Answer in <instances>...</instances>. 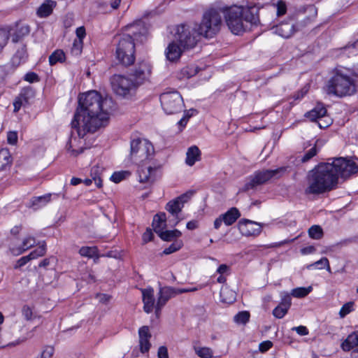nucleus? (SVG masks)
Returning a JSON list of instances; mask_svg holds the SVG:
<instances>
[{
    "mask_svg": "<svg viewBox=\"0 0 358 358\" xmlns=\"http://www.w3.org/2000/svg\"><path fill=\"white\" fill-rule=\"evenodd\" d=\"M319 149L317 148L316 145H314L310 150H308L303 155L301 159L303 162H306L312 159L314 156H315L318 152Z\"/></svg>",
    "mask_w": 358,
    "mask_h": 358,
    "instance_id": "nucleus-52",
    "label": "nucleus"
},
{
    "mask_svg": "<svg viewBox=\"0 0 358 358\" xmlns=\"http://www.w3.org/2000/svg\"><path fill=\"white\" fill-rule=\"evenodd\" d=\"M220 297L222 302L231 303L236 299V293L228 287H222L220 290Z\"/></svg>",
    "mask_w": 358,
    "mask_h": 358,
    "instance_id": "nucleus-33",
    "label": "nucleus"
},
{
    "mask_svg": "<svg viewBox=\"0 0 358 358\" xmlns=\"http://www.w3.org/2000/svg\"><path fill=\"white\" fill-rule=\"evenodd\" d=\"M160 101L163 110L169 115L180 113L184 108L182 97L177 91L162 94Z\"/></svg>",
    "mask_w": 358,
    "mask_h": 358,
    "instance_id": "nucleus-9",
    "label": "nucleus"
},
{
    "mask_svg": "<svg viewBox=\"0 0 358 358\" xmlns=\"http://www.w3.org/2000/svg\"><path fill=\"white\" fill-rule=\"evenodd\" d=\"M309 86H304L300 91L297 92L293 95V99L295 101H300L308 92Z\"/></svg>",
    "mask_w": 358,
    "mask_h": 358,
    "instance_id": "nucleus-57",
    "label": "nucleus"
},
{
    "mask_svg": "<svg viewBox=\"0 0 358 358\" xmlns=\"http://www.w3.org/2000/svg\"><path fill=\"white\" fill-rule=\"evenodd\" d=\"M198 72V69L194 65L187 66L182 68L178 73V78L180 80L189 79L195 76Z\"/></svg>",
    "mask_w": 358,
    "mask_h": 358,
    "instance_id": "nucleus-31",
    "label": "nucleus"
},
{
    "mask_svg": "<svg viewBox=\"0 0 358 358\" xmlns=\"http://www.w3.org/2000/svg\"><path fill=\"white\" fill-rule=\"evenodd\" d=\"M143 164H138V168L137 174L138 181L141 183H152L155 181L154 173L157 171L156 168H152L150 166H143Z\"/></svg>",
    "mask_w": 358,
    "mask_h": 358,
    "instance_id": "nucleus-18",
    "label": "nucleus"
},
{
    "mask_svg": "<svg viewBox=\"0 0 358 358\" xmlns=\"http://www.w3.org/2000/svg\"><path fill=\"white\" fill-rule=\"evenodd\" d=\"M301 336H306L308 334V330L305 326L295 327L292 329Z\"/></svg>",
    "mask_w": 358,
    "mask_h": 358,
    "instance_id": "nucleus-63",
    "label": "nucleus"
},
{
    "mask_svg": "<svg viewBox=\"0 0 358 358\" xmlns=\"http://www.w3.org/2000/svg\"><path fill=\"white\" fill-rule=\"evenodd\" d=\"M24 80L33 83L39 81L38 76L34 72H29L25 74Z\"/></svg>",
    "mask_w": 358,
    "mask_h": 358,
    "instance_id": "nucleus-58",
    "label": "nucleus"
},
{
    "mask_svg": "<svg viewBox=\"0 0 358 358\" xmlns=\"http://www.w3.org/2000/svg\"><path fill=\"white\" fill-rule=\"evenodd\" d=\"M327 113V109L320 103H318L313 109L306 114V117L312 121L323 117Z\"/></svg>",
    "mask_w": 358,
    "mask_h": 358,
    "instance_id": "nucleus-29",
    "label": "nucleus"
},
{
    "mask_svg": "<svg viewBox=\"0 0 358 358\" xmlns=\"http://www.w3.org/2000/svg\"><path fill=\"white\" fill-rule=\"evenodd\" d=\"M340 54H346L348 57H350L351 55H355L358 52V39L356 40L352 43H350L346 46L341 48Z\"/></svg>",
    "mask_w": 358,
    "mask_h": 358,
    "instance_id": "nucleus-38",
    "label": "nucleus"
},
{
    "mask_svg": "<svg viewBox=\"0 0 358 358\" xmlns=\"http://www.w3.org/2000/svg\"><path fill=\"white\" fill-rule=\"evenodd\" d=\"M200 36L201 34L197 29V24L194 26L189 24L178 25L174 34L175 41L183 49L194 48L199 41Z\"/></svg>",
    "mask_w": 358,
    "mask_h": 358,
    "instance_id": "nucleus-7",
    "label": "nucleus"
},
{
    "mask_svg": "<svg viewBox=\"0 0 358 358\" xmlns=\"http://www.w3.org/2000/svg\"><path fill=\"white\" fill-rule=\"evenodd\" d=\"M130 172L127 171H121L115 172L110 177V179L112 181H113L115 183H118L123 180L124 179H126L130 176Z\"/></svg>",
    "mask_w": 358,
    "mask_h": 358,
    "instance_id": "nucleus-48",
    "label": "nucleus"
},
{
    "mask_svg": "<svg viewBox=\"0 0 358 358\" xmlns=\"http://www.w3.org/2000/svg\"><path fill=\"white\" fill-rule=\"evenodd\" d=\"M33 96L34 92L31 89L29 88L22 90L20 94L17 96V97L20 99V100L22 101L24 106L29 104V100L33 98Z\"/></svg>",
    "mask_w": 358,
    "mask_h": 358,
    "instance_id": "nucleus-42",
    "label": "nucleus"
},
{
    "mask_svg": "<svg viewBox=\"0 0 358 358\" xmlns=\"http://www.w3.org/2000/svg\"><path fill=\"white\" fill-rule=\"evenodd\" d=\"M177 294H178V293L177 292L176 288L168 286L159 288L157 301L155 304V314L157 317L159 316L162 308L165 306L167 301Z\"/></svg>",
    "mask_w": 358,
    "mask_h": 358,
    "instance_id": "nucleus-15",
    "label": "nucleus"
},
{
    "mask_svg": "<svg viewBox=\"0 0 358 358\" xmlns=\"http://www.w3.org/2000/svg\"><path fill=\"white\" fill-rule=\"evenodd\" d=\"M249 319L250 313L248 311L239 312L234 317V322L241 324H246L249 321Z\"/></svg>",
    "mask_w": 358,
    "mask_h": 358,
    "instance_id": "nucleus-47",
    "label": "nucleus"
},
{
    "mask_svg": "<svg viewBox=\"0 0 358 358\" xmlns=\"http://www.w3.org/2000/svg\"><path fill=\"white\" fill-rule=\"evenodd\" d=\"M152 143L144 138H136L130 143V159L136 164H141L150 160L154 155Z\"/></svg>",
    "mask_w": 358,
    "mask_h": 358,
    "instance_id": "nucleus-6",
    "label": "nucleus"
},
{
    "mask_svg": "<svg viewBox=\"0 0 358 358\" xmlns=\"http://www.w3.org/2000/svg\"><path fill=\"white\" fill-rule=\"evenodd\" d=\"M76 34L77 36L76 40H80L81 41H83V39L86 36L85 27L83 26L78 27L76 30Z\"/></svg>",
    "mask_w": 358,
    "mask_h": 358,
    "instance_id": "nucleus-61",
    "label": "nucleus"
},
{
    "mask_svg": "<svg viewBox=\"0 0 358 358\" xmlns=\"http://www.w3.org/2000/svg\"><path fill=\"white\" fill-rule=\"evenodd\" d=\"M110 80L113 92L122 97L131 96L138 87L130 76L115 74Z\"/></svg>",
    "mask_w": 358,
    "mask_h": 358,
    "instance_id": "nucleus-8",
    "label": "nucleus"
},
{
    "mask_svg": "<svg viewBox=\"0 0 358 358\" xmlns=\"http://www.w3.org/2000/svg\"><path fill=\"white\" fill-rule=\"evenodd\" d=\"M111 103L110 99L103 98L96 91H89L79 96L78 107L71 121L78 137L72 135L66 145L72 155H77L83 151L81 139L87 133H94L106 125Z\"/></svg>",
    "mask_w": 358,
    "mask_h": 358,
    "instance_id": "nucleus-1",
    "label": "nucleus"
},
{
    "mask_svg": "<svg viewBox=\"0 0 358 358\" xmlns=\"http://www.w3.org/2000/svg\"><path fill=\"white\" fill-rule=\"evenodd\" d=\"M65 60V54L62 50L54 51L49 57V63L51 66L57 62H63Z\"/></svg>",
    "mask_w": 358,
    "mask_h": 358,
    "instance_id": "nucleus-40",
    "label": "nucleus"
},
{
    "mask_svg": "<svg viewBox=\"0 0 358 358\" xmlns=\"http://www.w3.org/2000/svg\"><path fill=\"white\" fill-rule=\"evenodd\" d=\"M325 267H327L328 271L330 270V267L329 265V261L326 257H323L321 259L315 262V263H313L308 266V268H319V269H321V268H323Z\"/></svg>",
    "mask_w": 358,
    "mask_h": 358,
    "instance_id": "nucleus-49",
    "label": "nucleus"
},
{
    "mask_svg": "<svg viewBox=\"0 0 358 358\" xmlns=\"http://www.w3.org/2000/svg\"><path fill=\"white\" fill-rule=\"evenodd\" d=\"M30 260H31V259L29 257V255L24 256L17 260V262L15 266V268H20V267L24 266Z\"/></svg>",
    "mask_w": 358,
    "mask_h": 358,
    "instance_id": "nucleus-62",
    "label": "nucleus"
},
{
    "mask_svg": "<svg viewBox=\"0 0 358 358\" xmlns=\"http://www.w3.org/2000/svg\"><path fill=\"white\" fill-rule=\"evenodd\" d=\"M308 235L311 238L319 240L323 236L322 229L319 225H313L308 229Z\"/></svg>",
    "mask_w": 358,
    "mask_h": 358,
    "instance_id": "nucleus-43",
    "label": "nucleus"
},
{
    "mask_svg": "<svg viewBox=\"0 0 358 358\" xmlns=\"http://www.w3.org/2000/svg\"><path fill=\"white\" fill-rule=\"evenodd\" d=\"M10 69V66H0V85L3 83L6 76L8 75V70Z\"/></svg>",
    "mask_w": 358,
    "mask_h": 358,
    "instance_id": "nucleus-60",
    "label": "nucleus"
},
{
    "mask_svg": "<svg viewBox=\"0 0 358 358\" xmlns=\"http://www.w3.org/2000/svg\"><path fill=\"white\" fill-rule=\"evenodd\" d=\"M292 305V299L287 292L281 294V301L280 304L273 310L274 317L278 319L282 318L287 313Z\"/></svg>",
    "mask_w": 358,
    "mask_h": 358,
    "instance_id": "nucleus-17",
    "label": "nucleus"
},
{
    "mask_svg": "<svg viewBox=\"0 0 358 358\" xmlns=\"http://www.w3.org/2000/svg\"><path fill=\"white\" fill-rule=\"evenodd\" d=\"M183 50L182 47L174 41L166 48L165 55L167 59L170 62H176L181 57Z\"/></svg>",
    "mask_w": 358,
    "mask_h": 358,
    "instance_id": "nucleus-22",
    "label": "nucleus"
},
{
    "mask_svg": "<svg viewBox=\"0 0 358 358\" xmlns=\"http://www.w3.org/2000/svg\"><path fill=\"white\" fill-rule=\"evenodd\" d=\"M55 352L53 346H45L41 352V358H51Z\"/></svg>",
    "mask_w": 358,
    "mask_h": 358,
    "instance_id": "nucleus-55",
    "label": "nucleus"
},
{
    "mask_svg": "<svg viewBox=\"0 0 358 358\" xmlns=\"http://www.w3.org/2000/svg\"><path fill=\"white\" fill-rule=\"evenodd\" d=\"M358 172V165L352 159L337 157V185L350 179Z\"/></svg>",
    "mask_w": 358,
    "mask_h": 358,
    "instance_id": "nucleus-11",
    "label": "nucleus"
},
{
    "mask_svg": "<svg viewBox=\"0 0 358 358\" xmlns=\"http://www.w3.org/2000/svg\"><path fill=\"white\" fill-rule=\"evenodd\" d=\"M277 8V15L282 16L286 13L287 11V6L286 3L282 1H279L275 5Z\"/></svg>",
    "mask_w": 358,
    "mask_h": 358,
    "instance_id": "nucleus-56",
    "label": "nucleus"
},
{
    "mask_svg": "<svg viewBox=\"0 0 358 358\" xmlns=\"http://www.w3.org/2000/svg\"><path fill=\"white\" fill-rule=\"evenodd\" d=\"M158 358H169L168 350L165 346H161L157 352Z\"/></svg>",
    "mask_w": 358,
    "mask_h": 358,
    "instance_id": "nucleus-64",
    "label": "nucleus"
},
{
    "mask_svg": "<svg viewBox=\"0 0 358 358\" xmlns=\"http://www.w3.org/2000/svg\"><path fill=\"white\" fill-rule=\"evenodd\" d=\"M79 254L88 258L98 257V249L95 246H83L79 250Z\"/></svg>",
    "mask_w": 358,
    "mask_h": 358,
    "instance_id": "nucleus-39",
    "label": "nucleus"
},
{
    "mask_svg": "<svg viewBox=\"0 0 358 358\" xmlns=\"http://www.w3.org/2000/svg\"><path fill=\"white\" fill-rule=\"evenodd\" d=\"M221 8H210L204 12L201 22L197 24V29L201 36L213 38L220 30L222 20Z\"/></svg>",
    "mask_w": 358,
    "mask_h": 358,
    "instance_id": "nucleus-5",
    "label": "nucleus"
},
{
    "mask_svg": "<svg viewBox=\"0 0 358 358\" xmlns=\"http://www.w3.org/2000/svg\"><path fill=\"white\" fill-rule=\"evenodd\" d=\"M336 158L331 163H322L312 170L308 177L307 193L318 194L330 191L336 182Z\"/></svg>",
    "mask_w": 358,
    "mask_h": 358,
    "instance_id": "nucleus-2",
    "label": "nucleus"
},
{
    "mask_svg": "<svg viewBox=\"0 0 358 358\" xmlns=\"http://www.w3.org/2000/svg\"><path fill=\"white\" fill-rule=\"evenodd\" d=\"M238 228L240 232L245 236L259 235L262 231L259 223L245 219L238 222Z\"/></svg>",
    "mask_w": 358,
    "mask_h": 358,
    "instance_id": "nucleus-16",
    "label": "nucleus"
},
{
    "mask_svg": "<svg viewBox=\"0 0 358 358\" xmlns=\"http://www.w3.org/2000/svg\"><path fill=\"white\" fill-rule=\"evenodd\" d=\"M355 310V303L352 301L345 303L340 309L339 316L341 318L345 317Z\"/></svg>",
    "mask_w": 358,
    "mask_h": 358,
    "instance_id": "nucleus-46",
    "label": "nucleus"
},
{
    "mask_svg": "<svg viewBox=\"0 0 358 358\" xmlns=\"http://www.w3.org/2000/svg\"><path fill=\"white\" fill-rule=\"evenodd\" d=\"M341 348L344 351L353 350L355 352H358V331L349 334L341 343Z\"/></svg>",
    "mask_w": 358,
    "mask_h": 358,
    "instance_id": "nucleus-23",
    "label": "nucleus"
},
{
    "mask_svg": "<svg viewBox=\"0 0 358 358\" xmlns=\"http://www.w3.org/2000/svg\"><path fill=\"white\" fill-rule=\"evenodd\" d=\"M51 196V194H46L43 196L33 197L31 200V206L35 208H41L50 201Z\"/></svg>",
    "mask_w": 358,
    "mask_h": 358,
    "instance_id": "nucleus-32",
    "label": "nucleus"
},
{
    "mask_svg": "<svg viewBox=\"0 0 358 358\" xmlns=\"http://www.w3.org/2000/svg\"><path fill=\"white\" fill-rule=\"evenodd\" d=\"M201 152L196 145L189 147L186 152V164L192 166L196 162L201 160Z\"/></svg>",
    "mask_w": 358,
    "mask_h": 358,
    "instance_id": "nucleus-24",
    "label": "nucleus"
},
{
    "mask_svg": "<svg viewBox=\"0 0 358 358\" xmlns=\"http://www.w3.org/2000/svg\"><path fill=\"white\" fill-rule=\"evenodd\" d=\"M83 47V41L80 40H74L71 48V53L74 56H78L81 54Z\"/></svg>",
    "mask_w": 358,
    "mask_h": 358,
    "instance_id": "nucleus-50",
    "label": "nucleus"
},
{
    "mask_svg": "<svg viewBox=\"0 0 358 358\" xmlns=\"http://www.w3.org/2000/svg\"><path fill=\"white\" fill-rule=\"evenodd\" d=\"M7 141L10 145H15L17 142V134L15 131H9L7 134Z\"/></svg>",
    "mask_w": 358,
    "mask_h": 358,
    "instance_id": "nucleus-59",
    "label": "nucleus"
},
{
    "mask_svg": "<svg viewBox=\"0 0 358 358\" xmlns=\"http://www.w3.org/2000/svg\"><path fill=\"white\" fill-rule=\"evenodd\" d=\"M324 90L327 94H336V79L334 77H332L328 81L326 87H324Z\"/></svg>",
    "mask_w": 358,
    "mask_h": 358,
    "instance_id": "nucleus-54",
    "label": "nucleus"
},
{
    "mask_svg": "<svg viewBox=\"0 0 358 358\" xmlns=\"http://www.w3.org/2000/svg\"><path fill=\"white\" fill-rule=\"evenodd\" d=\"M30 32V27L26 24H18L16 25L15 31L12 34V41L17 43L21 41L24 36L29 35Z\"/></svg>",
    "mask_w": 358,
    "mask_h": 358,
    "instance_id": "nucleus-26",
    "label": "nucleus"
},
{
    "mask_svg": "<svg viewBox=\"0 0 358 358\" xmlns=\"http://www.w3.org/2000/svg\"><path fill=\"white\" fill-rule=\"evenodd\" d=\"M139 346L142 353L148 352L151 347L150 338L151 334L150 333L148 326H143L138 330Z\"/></svg>",
    "mask_w": 358,
    "mask_h": 358,
    "instance_id": "nucleus-20",
    "label": "nucleus"
},
{
    "mask_svg": "<svg viewBox=\"0 0 358 358\" xmlns=\"http://www.w3.org/2000/svg\"><path fill=\"white\" fill-rule=\"evenodd\" d=\"M222 13L229 29L236 35L244 32L248 23L257 24L259 22L257 12L253 8L235 5L226 8Z\"/></svg>",
    "mask_w": 358,
    "mask_h": 358,
    "instance_id": "nucleus-3",
    "label": "nucleus"
},
{
    "mask_svg": "<svg viewBox=\"0 0 358 358\" xmlns=\"http://www.w3.org/2000/svg\"><path fill=\"white\" fill-rule=\"evenodd\" d=\"M193 349L195 354L200 358H212L213 357V351L210 348L194 345Z\"/></svg>",
    "mask_w": 358,
    "mask_h": 358,
    "instance_id": "nucleus-34",
    "label": "nucleus"
},
{
    "mask_svg": "<svg viewBox=\"0 0 358 358\" xmlns=\"http://www.w3.org/2000/svg\"><path fill=\"white\" fill-rule=\"evenodd\" d=\"M27 57V50L24 46H22L18 49L12 59V62L14 65H20L24 63Z\"/></svg>",
    "mask_w": 358,
    "mask_h": 358,
    "instance_id": "nucleus-35",
    "label": "nucleus"
},
{
    "mask_svg": "<svg viewBox=\"0 0 358 358\" xmlns=\"http://www.w3.org/2000/svg\"><path fill=\"white\" fill-rule=\"evenodd\" d=\"M57 3L52 0L45 1L37 9L36 14L40 17H46L49 16L56 6Z\"/></svg>",
    "mask_w": 358,
    "mask_h": 358,
    "instance_id": "nucleus-25",
    "label": "nucleus"
},
{
    "mask_svg": "<svg viewBox=\"0 0 358 358\" xmlns=\"http://www.w3.org/2000/svg\"><path fill=\"white\" fill-rule=\"evenodd\" d=\"M152 68L150 64L145 61L139 62L134 69L129 74L137 87L142 85L148 80L151 74Z\"/></svg>",
    "mask_w": 358,
    "mask_h": 358,
    "instance_id": "nucleus-14",
    "label": "nucleus"
},
{
    "mask_svg": "<svg viewBox=\"0 0 358 358\" xmlns=\"http://www.w3.org/2000/svg\"><path fill=\"white\" fill-rule=\"evenodd\" d=\"M11 162L10 155L8 149L0 150V171L3 170Z\"/></svg>",
    "mask_w": 358,
    "mask_h": 358,
    "instance_id": "nucleus-37",
    "label": "nucleus"
},
{
    "mask_svg": "<svg viewBox=\"0 0 358 358\" xmlns=\"http://www.w3.org/2000/svg\"><path fill=\"white\" fill-rule=\"evenodd\" d=\"M182 235V233L178 229H173V230H166L162 231L159 234V236L165 241H171L174 238H178Z\"/></svg>",
    "mask_w": 358,
    "mask_h": 358,
    "instance_id": "nucleus-36",
    "label": "nucleus"
},
{
    "mask_svg": "<svg viewBox=\"0 0 358 358\" xmlns=\"http://www.w3.org/2000/svg\"><path fill=\"white\" fill-rule=\"evenodd\" d=\"M99 171V166L93 167L91 170V175L93 178V180L94 181V183L96 185V187H101L102 186V181H101L100 176L98 173Z\"/></svg>",
    "mask_w": 358,
    "mask_h": 358,
    "instance_id": "nucleus-53",
    "label": "nucleus"
},
{
    "mask_svg": "<svg viewBox=\"0 0 358 358\" xmlns=\"http://www.w3.org/2000/svg\"><path fill=\"white\" fill-rule=\"evenodd\" d=\"M36 245V239L34 236L27 234L26 235L22 241V244L19 246H11L10 248V252L14 255H20L30 249Z\"/></svg>",
    "mask_w": 358,
    "mask_h": 358,
    "instance_id": "nucleus-21",
    "label": "nucleus"
},
{
    "mask_svg": "<svg viewBox=\"0 0 358 358\" xmlns=\"http://www.w3.org/2000/svg\"><path fill=\"white\" fill-rule=\"evenodd\" d=\"M182 241L181 240H176L168 248H165L163 251V254L168 255L179 250L182 246Z\"/></svg>",
    "mask_w": 358,
    "mask_h": 358,
    "instance_id": "nucleus-45",
    "label": "nucleus"
},
{
    "mask_svg": "<svg viewBox=\"0 0 358 358\" xmlns=\"http://www.w3.org/2000/svg\"><path fill=\"white\" fill-rule=\"evenodd\" d=\"M143 302V310L147 313L152 312L153 309H155V294L154 289L152 287H148L141 289Z\"/></svg>",
    "mask_w": 358,
    "mask_h": 358,
    "instance_id": "nucleus-19",
    "label": "nucleus"
},
{
    "mask_svg": "<svg viewBox=\"0 0 358 358\" xmlns=\"http://www.w3.org/2000/svg\"><path fill=\"white\" fill-rule=\"evenodd\" d=\"M128 29H131L128 34H123L117 38V45L115 48V57L118 62L128 66L133 64L135 62V43L134 41L138 40L139 34L136 31V26L134 24L127 27Z\"/></svg>",
    "mask_w": 358,
    "mask_h": 358,
    "instance_id": "nucleus-4",
    "label": "nucleus"
},
{
    "mask_svg": "<svg viewBox=\"0 0 358 358\" xmlns=\"http://www.w3.org/2000/svg\"><path fill=\"white\" fill-rule=\"evenodd\" d=\"M312 289L313 288L310 286L308 287H296L292 290L289 295L296 298H302L307 296Z\"/></svg>",
    "mask_w": 358,
    "mask_h": 358,
    "instance_id": "nucleus-41",
    "label": "nucleus"
},
{
    "mask_svg": "<svg viewBox=\"0 0 358 358\" xmlns=\"http://www.w3.org/2000/svg\"><path fill=\"white\" fill-rule=\"evenodd\" d=\"M285 167H280L274 170H262L257 171L252 175L250 181L245 184V189H252L257 185H262L272 178H278L285 171Z\"/></svg>",
    "mask_w": 358,
    "mask_h": 358,
    "instance_id": "nucleus-10",
    "label": "nucleus"
},
{
    "mask_svg": "<svg viewBox=\"0 0 358 358\" xmlns=\"http://www.w3.org/2000/svg\"><path fill=\"white\" fill-rule=\"evenodd\" d=\"M46 252V245L43 242L36 250L30 252L28 255L31 260L37 259L38 257L43 256Z\"/></svg>",
    "mask_w": 358,
    "mask_h": 358,
    "instance_id": "nucleus-44",
    "label": "nucleus"
},
{
    "mask_svg": "<svg viewBox=\"0 0 358 358\" xmlns=\"http://www.w3.org/2000/svg\"><path fill=\"white\" fill-rule=\"evenodd\" d=\"M356 91L355 79L340 73L337 69V96H351Z\"/></svg>",
    "mask_w": 358,
    "mask_h": 358,
    "instance_id": "nucleus-13",
    "label": "nucleus"
},
{
    "mask_svg": "<svg viewBox=\"0 0 358 358\" xmlns=\"http://www.w3.org/2000/svg\"><path fill=\"white\" fill-rule=\"evenodd\" d=\"M9 37L10 34L8 31L3 29H0V52H1L3 48L7 44Z\"/></svg>",
    "mask_w": 358,
    "mask_h": 358,
    "instance_id": "nucleus-51",
    "label": "nucleus"
},
{
    "mask_svg": "<svg viewBox=\"0 0 358 358\" xmlns=\"http://www.w3.org/2000/svg\"><path fill=\"white\" fill-rule=\"evenodd\" d=\"M190 196V193H185L167 203L166 210L172 216V219H169L170 226L174 227L180 222V219L179 218V213L181 212L184 204L188 201Z\"/></svg>",
    "mask_w": 358,
    "mask_h": 358,
    "instance_id": "nucleus-12",
    "label": "nucleus"
},
{
    "mask_svg": "<svg viewBox=\"0 0 358 358\" xmlns=\"http://www.w3.org/2000/svg\"><path fill=\"white\" fill-rule=\"evenodd\" d=\"M223 222L227 226L234 224L241 216L239 210L236 208H231L225 213L221 215Z\"/></svg>",
    "mask_w": 358,
    "mask_h": 358,
    "instance_id": "nucleus-28",
    "label": "nucleus"
},
{
    "mask_svg": "<svg viewBox=\"0 0 358 358\" xmlns=\"http://www.w3.org/2000/svg\"><path fill=\"white\" fill-rule=\"evenodd\" d=\"M152 227L158 235L166 227V216L164 213H161L154 216Z\"/></svg>",
    "mask_w": 358,
    "mask_h": 358,
    "instance_id": "nucleus-27",
    "label": "nucleus"
},
{
    "mask_svg": "<svg viewBox=\"0 0 358 358\" xmlns=\"http://www.w3.org/2000/svg\"><path fill=\"white\" fill-rule=\"evenodd\" d=\"M275 33L282 38H289L293 33V25L289 23L281 24L275 27Z\"/></svg>",
    "mask_w": 358,
    "mask_h": 358,
    "instance_id": "nucleus-30",
    "label": "nucleus"
}]
</instances>
